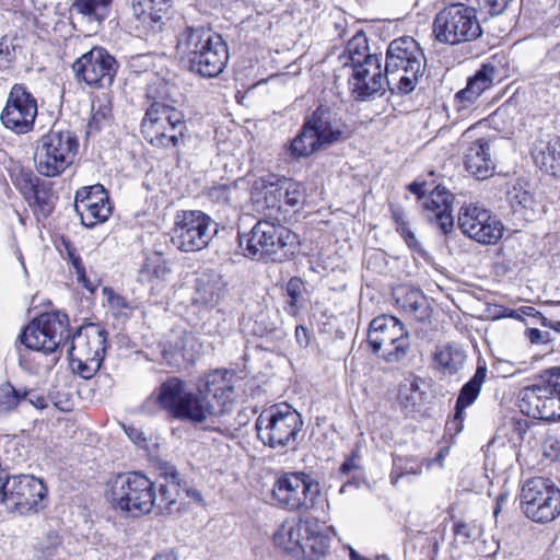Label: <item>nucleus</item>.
I'll use <instances>...</instances> for the list:
<instances>
[{
  "label": "nucleus",
  "mask_w": 560,
  "mask_h": 560,
  "mask_svg": "<svg viewBox=\"0 0 560 560\" xmlns=\"http://www.w3.org/2000/svg\"><path fill=\"white\" fill-rule=\"evenodd\" d=\"M234 374L214 370L197 382L196 392H187L177 377L163 382L144 401L143 409L153 413L155 407L179 420L202 423L231 411L236 398Z\"/></svg>",
  "instance_id": "1"
},
{
  "label": "nucleus",
  "mask_w": 560,
  "mask_h": 560,
  "mask_svg": "<svg viewBox=\"0 0 560 560\" xmlns=\"http://www.w3.org/2000/svg\"><path fill=\"white\" fill-rule=\"evenodd\" d=\"M145 113L141 132L153 147L177 150L188 131L185 115L177 108L178 88L161 78L160 73L145 71Z\"/></svg>",
  "instance_id": "2"
},
{
  "label": "nucleus",
  "mask_w": 560,
  "mask_h": 560,
  "mask_svg": "<svg viewBox=\"0 0 560 560\" xmlns=\"http://www.w3.org/2000/svg\"><path fill=\"white\" fill-rule=\"evenodd\" d=\"M176 49L187 58L190 71L205 78L219 75L229 60L222 37L203 27H186L177 37Z\"/></svg>",
  "instance_id": "3"
},
{
  "label": "nucleus",
  "mask_w": 560,
  "mask_h": 560,
  "mask_svg": "<svg viewBox=\"0 0 560 560\" xmlns=\"http://www.w3.org/2000/svg\"><path fill=\"white\" fill-rule=\"evenodd\" d=\"M425 57L418 42L404 36L390 42L385 61V80L393 93L409 94L422 78Z\"/></svg>",
  "instance_id": "4"
},
{
  "label": "nucleus",
  "mask_w": 560,
  "mask_h": 560,
  "mask_svg": "<svg viewBox=\"0 0 560 560\" xmlns=\"http://www.w3.org/2000/svg\"><path fill=\"white\" fill-rule=\"evenodd\" d=\"M238 242L250 259L281 262L294 255L296 235L280 223L260 220L248 233H240Z\"/></svg>",
  "instance_id": "5"
},
{
  "label": "nucleus",
  "mask_w": 560,
  "mask_h": 560,
  "mask_svg": "<svg viewBox=\"0 0 560 560\" xmlns=\"http://www.w3.org/2000/svg\"><path fill=\"white\" fill-rule=\"evenodd\" d=\"M304 425L300 412L288 404L273 405L256 419L258 440L272 450H295Z\"/></svg>",
  "instance_id": "6"
},
{
  "label": "nucleus",
  "mask_w": 560,
  "mask_h": 560,
  "mask_svg": "<svg viewBox=\"0 0 560 560\" xmlns=\"http://www.w3.org/2000/svg\"><path fill=\"white\" fill-rule=\"evenodd\" d=\"M113 506L132 517L151 513L154 509V482L138 471L118 474L108 481Z\"/></svg>",
  "instance_id": "7"
},
{
  "label": "nucleus",
  "mask_w": 560,
  "mask_h": 560,
  "mask_svg": "<svg viewBox=\"0 0 560 560\" xmlns=\"http://www.w3.org/2000/svg\"><path fill=\"white\" fill-rule=\"evenodd\" d=\"M78 148V138L72 131L51 129L36 142V171L46 177L60 175L73 163Z\"/></svg>",
  "instance_id": "8"
},
{
  "label": "nucleus",
  "mask_w": 560,
  "mask_h": 560,
  "mask_svg": "<svg viewBox=\"0 0 560 560\" xmlns=\"http://www.w3.org/2000/svg\"><path fill=\"white\" fill-rule=\"evenodd\" d=\"M520 408L535 419L560 420V368L544 371L535 384L523 388Z\"/></svg>",
  "instance_id": "9"
},
{
  "label": "nucleus",
  "mask_w": 560,
  "mask_h": 560,
  "mask_svg": "<svg viewBox=\"0 0 560 560\" xmlns=\"http://www.w3.org/2000/svg\"><path fill=\"white\" fill-rule=\"evenodd\" d=\"M107 331L96 324L80 327L68 348L72 371L84 380L92 378L100 370L106 349Z\"/></svg>",
  "instance_id": "10"
},
{
  "label": "nucleus",
  "mask_w": 560,
  "mask_h": 560,
  "mask_svg": "<svg viewBox=\"0 0 560 560\" xmlns=\"http://www.w3.org/2000/svg\"><path fill=\"white\" fill-rule=\"evenodd\" d=\"M218 233L217 222L200 210L177 211L171 242L182 252L194 253L206 248Z\"/></svg>",
  "instance_id": "11"
},
{
  "label": "nucleus",
  "mask_w": 560,
  "mask_h": 560,
  "mask_svg": "<svg viewBox=\"0 0 560 560\" xmlns=\"http://www.w3.org/2000/svg\"><path fill=\"white\" fill-rule=\"evenodd\" d=\"M433 32L440 43L457 45L479 37L481 26L472 8L451 3L436 14Z\"/></svg>",
  "instance_id": "12"
},
{
  "label": "nucleus",
  "mask_w": 560,
  "mask_h": 560,
  "mask_svg": "<svg viewBox=\"0 0 560 560\" xmlns=\"http://www.w3.org/2000/svg\"><path fill=\"white\" fill-rule=\"evenodd\" d=\"M520 508L530 521L550 523L560 515V489L550 479L532 478L521 489Z\"/></svg>",
  "instance_id": "13"
},
{
  "label": "nucleus",
  "mask_w": 560,
  "mask_h": 560,
  "mask_svg": "<svg viewBox=\"0 0 560 560\" xmlns=\"http://www.w3.org/2000/svg\"><path fill=\"white\" fill-rule=\"evenodd\" d=\"M319 493V483L303 471L283 472L271 491L273 504L288 511L313 509Z\"/></svg>",
  "instance_id": "14"
},
{
  "label": "nucleus",
  "mask_w": 560,
  "mask_h": 560,
  "mask_svg": "<svg viewBox=\"0 0 560 560\" xmlns=\"http://www.w3.org/2000/svg\"><path fill=\"white\" fill-rule=\"evenodd\" d=\"M368 342L374 353L387 362H399L408 353L410 336L404 324L390 315H383L370 323Z\"/></svg>",
  "instance_id": "15"
},
{
  "label": "nucleus",
  "mask_w": 560,
  "mask_h": 560,
  "mask_svg": "<svg viewBox=\"0 0 560 560\" xmlns=\"http://www.w3.org/2000/svg\"><path fill=\"white\" fill-rule=\"evenodd\" d=\"M45 483L30 475L7 477L0 493V504L10 513L25 515L37 513L46 505Z\"/></svg>",
  "instance_id": "16"
},
{
  "label": "nucleus",
  "mask_w": 560,
  "mask_h": 560,
  "mask_svg": "<svg viewBox=\"0 0 560 560\" xmlns=\"http://www.w3.org/2000/svg\"><path fill=\"white\" fill-rule=\"evenodd\" d=\"M68 316L60 312L44 313L34 318L20 334L19 339L27 349L55 352L69 338Z\"/></svg>",
  "instance_id": "17"
},
{
  "label": "nucleus",
  "mask_w": 560,
  "mask_h": 560,
  "mask_svg": "<svg viewBox=\"0 0 560 560\" xmlns=\"http://www.w3.org/2000/svg\"><path fill=\"white\" fill-rule=\"evenodd\" d=\"M37 110V101L27 88L14 84L8 94L0 119L7 129L16 135H25L34 129Z\"/></svg>",
  "instance_id": "18"
},
{
  "label": "nucleus",
  "mask_w": 560,
  "mask_h": 560,
  "mask_svg": "<svg viewBox=\"0 0 560 560\" xmlns=\"http://www.w3.org/2000/svg\"><path fill=\"white\" fill-rule=\"evenodd\" d=\"M458 228L466 236L483 245L498 243L504 231L501 220L477 203L464 205L459 209Z\"/></svg>",
  "instance_id": "19"
},
{
  "label": "nucleus",
  "mask_w": 560,
  "mask_h": 560,
  "mask_svg": "<svg viewBox=\"0 0 560 560\" xmlns=\"http://www.w3.org/2000/svg\"><path fill=\"white\" fill-rule=\"evenodd\" d=\"M499 77V70L491 63H483L475 72V74L467 80L465 89L459 90L454 95L453 106L457 116L452 118V125H456L459 120L468 117V115L476 108L477 101L488 90H490L494 81Z\"/></svg>",
  "instance_id": "20"
},
{
  "label": "nucleus",
  "mask_w": 560,
  "mask_h": 560,
  "mask_svg": "<svg viewBox=\"0 0 560 560\" xmlns=\"http://www.w3.org/2000/svg\"><path fill=\"white\" fill-rule=\"evenodd\" d=\"M117 62L104 48L94 47L82 55L74 63L73 71L79 80L97 88L113 83Z\"/></svg>",
  "instance_id": "21"
},
{
  "label": "nucleus",
  "mask_w": 560,
  "mask_h": 560,
  "mask_svg": "<svg viewBox=\"0 0 560 560\" xmlns=\"http://www.w3.org/2000/svg\"><path fill=\"white\" fill-rule=\"evenodd\" d=\"M304 122L325 148L349 137L346 124L336 112L326 106L317 107Z\"/></svg>",
  "instance_id": "22"
},
{
  "label": "nucleus",
  "mask_w": 560,
  "mask_h": 560,
  "mask_svg": "<svg viewBox=\"0 0 560 560\" xmlns=\"http://www.w3.org/2000/svg\"><path fill=\"white\" fill-rule=\"evenodd\" d=\"M375 67L376 70L372 71L371 67L363 63L362 66H357V68L352 69V73L349 78V85L357 100L364 101L384 89L386 80L385 75L383 77L382 73L380 58L376 59Z\"/></svg>",
  "instance_id": "23"
},
{
  "label": "nucleus",
  "mask_w": 560,
  "mask_h": 560,
  "mask_svg": "<svg viewBox=\"0 0 560 560\" xmlns=\"http://www.w3.org/2000/svg\"><path fill=\"white\" fill-rule=\"evenodd\" d=\"M173 0H131L135 18L152 32H161L165 25Z\"/></svg>",
  "instance_id": "24"
},
{
  "label": "nucleus",
  "mask_w": 560,
  "mask_h": 560,
  "mask_svg": "<svg viewBox=\"0 0 560 560\" xmlns=\"http://www.w3.org/2000/svg\"><path fill=\"white\" fill-rule=\"evenodd\" d=\"M164 482L159 485V493L154 491V509L158 513L171 515L179 511V474L174 467H166L163 472Z\"/></svg>",
  "instance_id": "25"
},
{
  "label": "nucleus",
  "mask_w": 560,
  "mask_h": 560,
  "mask_svg": "<svg viewBox=\"0 0 560 560\" xmlns=\"http://www.w3.org/2000/svg\"><path fill=\"white\" fill-rule=\"evenodd\" d=\"M465 167L468 173L480 180L487 179L493 175L495 166L488 140L479 139L471 143L465 154Z\"/></svg>",
  "instance_id": "26"
},
{
  "label": "nucleus",
  "mask_w": 560,
  "mask_h": 560,
  "mask_svg": "<svg viewBox=\"0 0 560 560\" xmlns=\"http://www.w3.org/2000/svg\"><path fill=\"white\" fill-rule=\"evenodd\" d=\"M296 523L307 524L312 530H301L299 540L301 541L300 553L303 556H314L320 558L325 556L330 547L329 537L324 534L323 525L314 517H300Z\"/></svg>",
  "instance_id": "27"
},
{
  "label": "nucleus",
  "mask_w": 560,
  "mask_h": 560,
  "mask_svg": "<svg viewBox=\"0 0 560 560\" xmlns=\"http://www.w3.org/2000/svg\"><path fill=\"white\" fill-rule=\"evenodd\" d=\"M282 195V179H278L275 175L259 177L254 182L252 198L258 209L281 210Z\"/></svg>",
  "instance_id": "28"
},
{
  "label": "nucleus",
  "mask_w": 560,
  "mask_h": 560,
  "mask_svg": "<svg viewBox=\"0 0 560 560\" xmlns=\"http://www.w3.org/2000/svg\"><path fill=\"white\" fill-rule=\"evenodd\" d=\"M535 164L546 173L560 176V137L539 140L533 149Z\"/></svg>",
  "instance_id": "29"
},
{
  "label": "nucleus",
  "mask_w": 560,
  "mask_h": 560,
  "mask_svg": "<svg viewBox=\"0 0 560 560\" xmlns=\"http://www.w3.org/2000/svg\"><path fill=\"white\" fill-rule=\"evenodd\" d=\"M487 377V365L485 361L479 360L475 374L462 387L459 395L456 399L454 421L462 422L464 410L472 405L478 398L481 386Z\"/></svg>",
  "instance_id": "30"
},
{
  "label": "nucleus",
  "mask_w": 560,
  "mask_h": 560,
  "mask_svg": "<svg viewBox=\"0 0 560 560\" xmlns=\"http://www.w3.org/2000/svg\"><path fill=\"white\" fill-rule=\"evenodd\" d=\"M377 55H373L370 52L368 38L366 36L359 32L357 33L346 46L345 54L341 56L343 60V66L349 67L351 69L357 68V66H362L366 63L368 67H371L372 71L376 70V59Z\"/></svg>",
  "instance_id": "31"
},
{
  "label": "nucleus",
  "mask_w": 560,
  "mask_h": 560,
  "mask_svg": "<svg viewBox=\"0 0 560 560\" xmlns=\"http://www.w3.org/2000/svg\"><path fill=\"white\" fill-rule=\"evenodd\" d=\"M508 201L513 213L525 221H534L539 214V206L534 195L521 184L508 191Z\"/></svg>",
  "instance_id": "32"
},
{
  "label": "nucleus",
  "mask_w": 560,
  "mask_h": 560,
  "mask_svg": "<svg viewBox=\"0 0 560 560\" xmlns=\"http://www.w3.org/2000/svg\"><path fill=\"white\" fill-rule=\"evenodd\" d=\"M24 182L25 185L22 189L28 205L38 217L47 218L55 208L54 194L49 189L34 184L28 175H26Z\"/></svg>",
  "instance_id": "33"
},
{
  "label": "nucleus",
  "mask_w": 560,
  "mask_h": 560,
  "mask_svg": "<svg viewBox=\"0 0 560 560\" xmlns=\"http://www.w3.org/2000/svg\"><path fill=\"white\" fill-rule=\"evenodd\" d=\"M301 530H312L310 525L296 523V518L285 520L273 534V542L277 547L287 552L300 555L301 541L299 535Z\"/></svg>",
  "instance_id": "34"
},
{
  "label": "nucleus",
  "mask_w": 560,
  "mask_h": 560,
  "mask_svg": "<svg viewBox=\"0 0 560 560\" xmlns=\"http://www.w3.org/2000/svg\"><path fill=\"white\" fill-rule=\"evenodd\" d=\"M465 361V351L459 347L451 345L438 347L433 357L435 368L448 376L455 375L462 370Z\"/></svg>",
  "instance_id": "35"
},
{
  "label": "nucleus",
  "mask_w": 560,
  "mask_h": 560,
  "mask_svg": "<svg viewBox=\"0 0 560 560\" xmlns=\"http://www.w3.org/2000/svg\"><path fill=\"white\" fill-rule=\"evenodd\" d=\"M325 147L304 122L300 132L290 142L289 152L295 159L307 158Z\"/></svg>",
  "instance_id": "36"
},
{
  "label": "nucleus",
  "mask_w": 560,
  "mask_h": 560,
  "mask_svg": "<svg viewBox=\"0 0 560 560\" xmlns=\"http://www.w3.org/2000/svg\"><path fill=\"white\" fill-rule=\"evenodd\" d=\"M196 294L194 303L207 307H214L221 298V285L214 278L203 277L196 280Z\"/></svg>",
  "instance_id": "37"
},
{
  "label": "nucleus",
  "mask_w": 560,
  "mask_h": 560,
  "mask_svg": "<svg viewBox=\"0 0 560 560\" xmlns=\"http://www.w3.org/2000/svg\"><path fill=\"white\" fill-rule=\"evenodd\" d=\"M397 301H402L404 310L417 320L424 322L430 317L431 308L428 299L420 291L410 290Z\"/></svg>",
  "instance_id": "38"
},
{
  "label": "nucleus",
  "mask_w": 560,
  "mask_h": 560,
  "mask_svg": "<svg viewBox=\"0 0 560 560\" xmlns=\"http://www.w3.org/2000/svg\"><path fill=\"white\" fill-rule=\"evenodd\" d=\"M31 393L16 389L10 383L0 385V418L7 417L20 406H24Z\"/></svg>",
  "instance_id": "39"
},
{
  "label": "nucleus",
  "mask_w": 560,
  "mask_h": 560,
  "mask_svg": "<svg viewBox=\"0 0 560 560\" xmlns=\"http://www.w3.org/2000/svg\"><path fill=\"white\" fill-rule=\"evenodd\" d=\"M112 119V105L106 96L95 97L92 102V117L88 122V133L100 131Z\"/></svg>",
  "instance_id": "40"
},
{
  "label": "nucleus",
  "mask_w": 560,
  "mask_h": 560,
  "mask_svg": "<svg viewBox=\"0 0 560 560\" xmlns=\"http://www.w3.org/2000/svg\"><path fill=\"white\" fill-rule=\"evenodd\" d=\"M110 202L100 205H80L77 203V212L81 217V222L88 228H94L95 225L105 222L112 214Z\"/></svg>",
  "instance_id": "41"
},
{
  "label": "nucleus",
  "mask_w": 560,
  "mask_h": 560,
  "mask_svg": "<svg viewBox=\"0 0 560 560\" xmlns=\"http://www.w3.org/2000/svg\"><path fill=\"white\" fill-rule=\"evenodd\" d=\"M453 195L442 186H436L427 197H424L421 206L429 220H433V215L442 210V206L452 208Z\"/></svg>",
  "instance_id": "42"
},
{
  "label": "nucleus",
  "mask_w": 560,
  "mask_h": 560,
  "mask_svg": "<svg viewBox=\"0 0 560 560\" xmlns=\"http://www.w3.org/2000/svg\"><path fill=\"white\" fill-rule=\"evenodd\" d=\"M102 292L105 298L108 311L114 317L122 319L130 317L133 308L124 296L119 295L108 287H104Z\"/></svg>",
  "instance_id": "43"
},
{
  "label": "nucleus",
  "mask_w": 560,
  "mask_h": 560,
  "mask_svg": "<svg viewBox=\"0 0 560 560\" xmlns=\"http://www.w3.org/2000/svg\"><path fill=\"white\" fill-rule=\"evenodd\" d=\"M207 197L217 205L232 206L238 200V190L235 183L218 184L208 188Z\"/></svg>",
  "instance_id": "44"
},
{
  "label": "nucleus",
  "mask_w": 560,
  "mask_h": 560,
  "mask_svg": "<svg viewBox=\"0 0 560 560\" xmlns=\"http://www.w3.org/2000/svg\"><path fill=\"white\" fill-rule=\"evenodd\" d=\"M304 282L299 277H292L285 284V293L288 296L284 312L290 316H296L300 311L299 302L302 299Z\"/></svg>",
  "instance_id": "45"
},
{
  "label": "nucleus",
  "mask_w": 560,
  "mask_h": 560,
  "mask_svg": "<svg viewBox=\"0 0 560 560\" xmlns=\"http://www.w3.org/2000/svg\"><path fill=\"white\" fill-rule=\"evenodd\" d=\"M21 38L16 34H8L0 38V69H8L16 59Z\"/></svg>",
  "instance_id": "46"
},
{
  "label": "nucleus",
  "mask_w": 560,
  "mask_h": 560,
  "mask_svg": "<svg viewBox=\"0 0 560 560\" xmlns=\"http://www.w3.org/2000/svg\"><path fill=\"white\" fill-rule=\"evenodd\" d=\"M75 205H100L109 202V198L104 187L100 184L90 187H83L75 194Z\"/></svg>",
  "instance_id": "47"
},
{
  "label": "nucleus",
  "mask_w": 560,
  "mask_h": 560,
  "mask_svg": "<svg viewBox=\"0 0 560 560\" xmlns=\"http://www.w3.org/2000/svg\"><path fill=\"white\" fill-rule=\"evenodd\" d=\"M282 199L284 203L291 208L300 207L305 200V188L303 184L292 180L282 179Z\"/></svg>",
  "instance_id": "48"
},
{
  "label": "nucleus",
  "mask_w": 560,
  "mask_h": 560,
  "mask_svg": "<svg viewBox=\"0 0 560 560\" xmlns=\"http://www.w3.org/2000/svg\"><path fill=\"white\" fill-rule=\"evenodd\" d=\"M477 527L474 523L455 520L453 524L454 536L464 545L469 544L476 535Z\"/></svg>",
  "instance_id": "49"
},
{
  "label": "nucleus",
  "mask_w": 560,
  "mask_h": 560,
  "mask_svg": "<svg viewBox=\"0 0 560 560\" xmlns=\"http://www.w3.org/2000/svg\"><path fill=\"white\" fill-rule=\"evenodd\" d=\"M113 0H74L73 8L85 16L95 15L98 9L108 7Z\"/></svg>",
  "instance_id": "50"
},
{
  "label": "nucleus",
  "mask_w": 560,
  "mask_h": 560,
  "mask_svg": "<svg viewBox=\"0 0 560 560\" xmlns=\"http://www.w3.org/2000/svg\"><path fill=\"white\" fill-rule=\"evenodd\" d=\"M71 265H72V267H73V269L75 271L78 282L81 283L82 287L85 288L88 291L93 293L94 290H95V285L86 277V271H85V268L83 266L81 257L72 260Z\"/></svg>",
  "instance_id": "51"
},
{
  "label": "nucleus",
  "mask_w": 560,
  "mask_h": 560,
  "mask_svg": "<svg viewBox=\"0 0 560 560\" xmlns=\"http://www.w3.org/2000/svg\"><path fill=\"white\" fill-rule=\"evenodd\" d=\"M433 219L438 221L444 234H447L453 229L452 210L447 206H442V210H439V213H435Z\"/></svg>",
  "instance_id": "52"
},
{
  "label": "nucleus",
  "mask_w": 560,
  "mask_h": 560,
  "mask_svg": "<svg viewBox=\"0 0 560 560\" xmlns=\"http://www.w3.org/2000/svg\"><path fill=\"white\" fill-rule=\"evenodd\" d=\"M512 0H485L491 15L502 14Z\"/></svg>",
  "instance_id": "53"
},
{
  "label": "nucleus",
  "mask_w": 560,
  "mask_h": 560,
  "mask_svg": "<svg viewBox=\"0 0 560 560\" xmlns=\"http://www.w3.org/2000/svg\"><path fill=\"white\" fill-rule=\"evenodd\" d=\"M394 219L396 222V230L400 234L401 237L409 234L411 232L408 223L404 220L402 214L399 212H394Z\"/></svg>",
  "instance_id": "54"
},
{
  "label": "nucleus",
  "mask_w": 560,
  "mask_h": 560,
  "mask_svg": "<svg viewBox=\"0 0 560 560\" xmlns=\"http://www.w3.org/2000/svg\"><path fill=\"white\" fill-rule=\"evenodd\" d=\"M31 394L28 395V399H25L24 405H30L35 407L36 409H43L47 406L46 399L43 397H35V394L33 390H28Z\"/></svg>",
  "instance_id": "55"
},
{
  "label": "nucleus",
  "mask_w": 560,
  "mask_h": 560,
  "mask_svg": "<svg viewBox=\"0 0 560 560\" xmlns=\"http://www.w3.org/2000/svg\"><path fill=\"white\" fill-rule=\"evenodd\" d=\"M126 433L128 434L129 439L137 445H141L145 442L144 434L135 428L126 429Z\"/></svg>",
  "instance_id": "56"
},
{
  "label": "nucleus",
  "mask_w": 560,
  "mask_h": 560,
  "mask_svg": "<svg viewBox=\"0 0 560 560\" xmlns=\"http://www.w3.org/2000/svg\"><path fill=\"white\" fill-rule=\"evenodd\" d=\"M355 469H359V465L357 463V456L355 455H352L351 457L347 458L341 467H340V471L342 474H349L351 472L352 470H355Z\"/></svg>",
  "instance_id": "57"
},
{
  "label": "nucleus",
  "mask_w": 560,
  "mask_h": 560,
  "mask_svg": "<svg viewBox=\"0 0 560 560\" xmlns=\"http://www.w3.org/2000/svg\"><path fill=\"white\" fill-rule=\"evenodd\" d=\"M394 466H395V468L392 471L393 483H396L397 479L400 478L401 476H404L405 474L419 475L421 472L420 468H413V467H410L409 469H406L405 471L397 472L398 465H397L396 460L394 462Z\"/></svg>",
  "instance_id": "58"
},
{
  "label": "nucleus",
  "mask_w": 560,
  "mask_h": 560,
  "mask_svg": "<svg viewBox=\"0 0 560 560\" xmlns=\"http://www.w3.org/2000/svg\"><path fill=\"white\" fill-rule=\"evenodd\" d=\"M424 183L413 182L408 186L410 192L417 195L423 201L424 197Z\"/></svg>",
  "instance_id": "59"
},
{
  "label": "nucleus",
  "mask_w": 560,
  "mask_h": 560,
  "mask_svg": "<svg viewBox=\"0 0 560 560\" xmlns=\"http://www.w3.org/2000/svg\"><path fill=\"white\" fill-rule=\"evenodd\" d=\"M295 337L298 342L301 346H307L308 345V336H307V329L303 326H298L295 328Z\"/></svg>",
  "instance_id": "60"
},
{
  "label": "nucleus",
  "mask_w": 560,
  "mask_h": 560,
  "mask_svg": "<svg viewBox=\"0 0 560 560\" xmlns=\"http://www.w3.org/2000/svg\"><path fill=\"white\" fill-rule=\"evenodd\" d=\"M402 238L405 240L409 248L413 250H418L420 248L419 242L416 238V235L412 231L409 234L405 235Z\"/></svg>",
  "instance_id": "61"
},
{
  "label": "nucleus",
  "mask_w": 560,
  "mask_h": 560,
  "mask_svg": "<svg viewBox=\"0 0 560 560\" xmlns=\"http://www.w3.org/2000/svg\"><path fill=\"white\" fill-rule=\"evenodd\" d=\"M446 453H447V448L440 450L439 453L436 454V456L428 462V467L430 468L433 463H439L440 466H442Z\"/></svg>",
  "instance_id": "62"
},
{
  "label": "nucleus",
  "mask_w": 560,
  "mask_h": 560,
  "mask_svg": "<svg viewBox=\"0 0 560 560\" xmlns=\"http://www.w3.org/2000/svg\"><path fill=\"white\" fill-rule=\"evenodd\" d=\"M540 330L538 329H532L530 330V339L532 341H536L540 337Z\"/></svg>",
  "instance_id": "63"
},
{
  "label": "nucleus",
  "mask_w": 560,
  "mask_h": 560,
  "mask_svg": "<svg viewBox=\"0 0 560 560\" xmlns=\"http://www.w3.org/2000/svg\"><path fill=\"white\" fill-rule=\"evenodd\" d=\"M153 560H175L172 555H160L156 556Z\"/></svg>",
  "instance_id": "64"
}]
</instances>
